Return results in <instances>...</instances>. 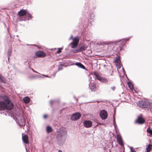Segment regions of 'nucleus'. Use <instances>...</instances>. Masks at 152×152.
<instances>
[{
    "label": "nucleus",
    "mask_w": 152,
    "mask_h": 152,
    "mask_svg": "<svg viewBox=\"0 0 152 152\" xmlns=\"http://www.w3.org/2000/svg\"><path fill=\"white\" fill-rule=\"evenodd\" d=\"M89 3L88 1L86 0L83 9V12L85 13V15L86 17H88L87 19L86 20H83L82 21V24L83 27H84V25H86L88 22L89 20L88 18L90 19L91 20H93L94 17V15L93 12L89 10Z\"/></svg>",
    "instance_id": "1"
},
{
    "label": "nucleus",
    "mask_w": 152,
    "mask_h": 152,
    "mask_svg": "<svg viewBox=\"0 0 152 152\" xmlns=\"http://www.w3.org/2000/svg\"><path fill=\"white\" fill-rule=\"evenodd\" d=\"M17 117H19V120L14 115H12L11 116L12 117L13 119L21 127L24 126L26 123V120L24 116V112L23 111L20 110L18 113L17 114Z\"/></svg>",
    "instance_id": "2"
},
{
    "label": "nucleus",
    "mask_w": 152,
    "mask_h": 152,
    "mask_svg": "<svg viewBox=\"0 0 152 152\" xmlns=\"http://www.w3.org/2000/svg\"><path fill=\"white\" fill-rule=\"evenodd\" d=\"M137 104L140 107L147 108L148 110L149 108L150 109L152 108V103L148 101L142 100L139 101Z\"/></svg>",
    "instance_id": "3"
},
{
    "label": "nucleus",
    "mask_w": 152,
    "mask_h": 152,
    "mask_svg": "<svg viewBox=\"0 0 152 152\" xmlns=\"http://www.w3.org/2000/svg\"><path fill=\"white\" fill-rule=\"evenodd\" d=\"M129 39V38H126L118 40L113 42V43L117 45H119L120 50H121L123 48V47L124 46L126 43V42Z\"/></svg>",
    "instance_id": "4"
},
{
    "label": "nucleus",
    "mask_w": 152,
    "mask_h": 152,
    "mask_svg": "<svg viewBox=\"0 0 152 152\" xmlns=\"http://www.w3.org/2000/svg\"><path fill=\"white\" fill-rule=\"evenodd\" d=\"M56 137H66L67 132L66 129L64 128L59 129L57 131Z\"/></svg>",
    "instance_id": "5"
},
{
    "label": "nucleus",
    "mask_w": 152,
    "mask_h": 152,
    "mask_svg": "<svg viewBox=\"0 0 152 152\" xmlns=\"http://www.w3.org/2000/svg\"><path fill=\"white\" fill-rule=\"evenodd\" d=\"M66 138L65 137H56L57 144L59 146L62 145L65 142Z\"/></svg>",
    "instance_id": "6"
},
{
    "label": "nucleus",
    "mask_w": 152,
    "mask_h": 152,
    "mask_svg": "<svg viewBox=\"0 0 152 152\" xmlns=\"http://www.w3.org/2000/svg\"><path fill=\"white\" fill-rule=\"evenodd\" d=\"M94 75L96 77V78L100 82L104 83H106L108 82V80L107 79L101 77L97 73H94Z\"/></svg>",
    "instance_id": "7"
},
{
    "label": "nucleus",
    "mask_w": 152,
    "mask_h": 152,
    "mask_svg": "<svg viewBox=\"0 0 152 152\" xmlns=\"http://www.w3.org/2000/svg\"><path fill=\"white\" fill-rule=\"evenodd\" d=\"M5 109L11 110L14 107V104L11 101L8 102V103H7V102H5Z\"/></svg>",
    "instance_id": "8"
},
{
    "label": "nucleus",
    "mask_w": 152,
    "mask_h": 152,
    "mask_svg": "<svg viewBox=\"0 0 152 152\" xmlns=\"http://www.w3.org/2000/svg\"><path fill=\"white\" fill-rule=\"evenodd\" d=\"M81 116V114L77 112L73 114L71 117V119L72 121H76L79 119Z\"/></svg>",
    "instance_id": "9"
},
{
    "label": "nucleus",
    "mask_w": 152,
    "mask_h": 152,
    "mask_svg": "<svg viewBox=\"0 0 152 152\" xmlns=\"http://www.w3.org/2000/svg\"><path fill=\"white\" fill-rule=\"evenodd\" d=\"M99 115L102 119L105 120L107 117V112L105 110H103L100 112Z\"/></svg>",
    "instance_id": "10"
},
{
    "label": "nucleus",
    "mask_w": 152,
    "mask_h": 152,
    "mask_svg": "<svg viewBox=\"0 0 152 152\" xmlns=\"http://www.w3.org/2000/svg\"><path fill=\"white\" fill-rule=\"evenodd\" d=\"M83 124L85 127L89 128L92 126V122L90 120H86L83 122Z\"/></svg>",
    "instance_id": "11"
},
{
    "label": "nucleus",
    "mask_w": 152,
    "mask_h": 152,
    "mask_svg": "<svg viewBox=\"0 0 152 152\" xmlns=\"http://www.w3.org/2000/svg\"><path fill=\"white\" fill-rule=\"evenodd\" d=\"M35 55L37 57L41 58L45 57L46 56L45 53L41 51H37L35 53Z\"/></svg>",
    "instance_id": "12"
},
{
    "label": "nucleus",
    "mask_w": 152,
    "mask_h": 152,
    "mask_svg": "<svg viewBox=\"0 0 152 152\" xmlns=\"http://www.w3.org/2000/svg\"><path fill=\"white\" fill-rule=\"evenodd\" d=\"M145 120L142 117L138 116V118L136 121L135 122L139 124H142L145 122Z\"/></svg>",
    "instance_id": "13"
},
{
    "label": "nucleus",
    "mask_w": 152,
    "mask_h": 152,
    "mask_svg": "<svg viewBox=\"0 0 152 152\" xmlns=\"http://www.w3.org/2000/svg\"><path fill=\"white\" fill-rule=\"evenodd\" d=\"M116 140L122 146L123 145V140L122 138V137L120 135H118L116 137Z\"/></svg>",
    "instance_id": "14"
},
{
    "label": "nucleus",
    "mask_w": 152,
    "mask_h": 152,
    "mask_svg": "<svg viewBox=\"0 0 152 152\" xmlns=\"http://www.w3.org/2000/svg\"><path fill=\"white\" fill-rule=\"evenodd\" d=\"M27 12L26 10L22 9L18 12V15L19 16H23L24 17Z\"/></svg>",
    "instance_id": "15"
},
{
    "label": "nucleus",
    "mask_w": 152,
    "mask_h": 152,
    "mask_svg": "<svg viewBox=\"0 0 152 152\" xmlns=\"http://www.w3.org/2000/svg\"><path fill=\"white\" fill-rule=\"evenodd\" d=\"M23 18L27 20H29L32 18V17L31 14L27 12Z\"/></svg>",
    "instance_id": "16"
},
{
    "label": "nucleus",
    "mask_w": 152,
    "mask_h": 152,
    "mask_svg": "<svg viewBox=\"0 0 152 152\" xmlns=\"http://www.w3.org/2000/svg\"><path fill=\"white\" fill-rule=\"evenodd\" d=\"M5 109V102L3 101H0V110Z\"/></svg>",
    "instance_id": "17"
},
{
    "label": "nucleus",
    "mask_w": 152,
    "mask_h": 152,
    "mask_svg": "<svg viewBox=\"0 0 152 152\" xmlns=\"http://www.w3.org/2000/svg\"><path fill=\"white\" fill-rule=\"evenodd\" d=\"M75 65L77 66L78 67L85 69V67L83 64L79 62H77L75 63Z\"/></svg>",
    "instance_id": "18"
},
{
    "label": "nucleus",
    "mask_w": 152,
    "mask_h": 152,
    "mask_svg": "<svg viewBox=\"0 0 152 152\" xmlns=\"http://www.w3.org/2000/svg\"><path fill=\"white\" fill-rule=\"evenodd\" d=\"M1 82L5 84L6 83V81L5 78L0 73V83Z\"/></svg>",
    "instance_id": "19"
},
{
    "label": "nucleus",
    "mask_w": 152,
    "mask_h": 152,
    "mask_svg": "<svg viewBox=\"0 0 152 152\" xmlns=\"http://www.w3.org/2000/svg\"><path fill=\"white\" fill-rule=\"evenodd\" d=\"M22 139L23 141L26 144H28L29 141L27 135H25L24 136H22Z\"/></svg>",
    "instance_id": "20"
},
{
    "label": "nucleus",
    "mask_w": 152,
    "mask_h": 152,
    "mask_svg": "<svg viewBox=\"0 0 152 152\" xmlns=\"http://www.w3.org/2000/svg\"><path fill=\"white\" fill-rule=\"evenodd\" d=\"M23 102L25 103H28L30 102V98L28 97H24L23 99Z\"/></svg>",
    "instance_id": "21"
},
{
    "label": "nucleus",
    "mask_w": 152,
    "mask_h": 152,
    "mask_svg": "<svg viewBox=\"0 0 152 152\" xmlns=\"http://www.w3.org/2000/svg\"><path fill=\"white\" fill-rule=\"evenodd\" d=\"M46 131L47 133H49L53 131V129L52 127L50 126H47L46 128Z\"/></svg>",
    "instance_id": "22"
},
{
    "label": "nucleus",
    "mask_w": 152,
    "mask_h": 152,
    "mask_svg": "<svg viewBox=\"0 0 152 152\" xmlns=\"http://www.w3.org/2000/svg\"><path fill=\"white\" fill-rule=\"evenodd\" d=\"M90 89L92 91H95L96 90V86L93 84H91L90 86Z\"/></svg>",
    "instance_id": "23"
},
{
    "label": "nucleus",
    "mask_w": 152,
    "mask_h": 152,
    "mask_svg": "<svg viewBox=\"0 0 152 152\" xmlns=\"http://www.w3.org/2000/svg\"><path fill=\"white\" fill-rule=\"evenodd\" d=\"M4 102H7V103H8L10 101H11L10 98L6 96H4Z\"/></svg>",
    "instance_id": "24"
},
{
    "label": "nucleus",
    "mask_w": 152,
    "mask_h": 152,
    "mask_svg": "<svg viewBox=\"0 0 152 152\" xmlns=\"http://www.w3.org/2000/svg\"><path fill=\"white\" fill-rule=\"evenodd\" d=\"M57 100L56 99L51 100L50 102V106L52 107L53 104H55L57 102Z\"/></svg>",
    "instance_id": "25"
},
{
    "label": "nucleus",
    "mask_w": 152,
    "mask_h": 152,
    "mask_svg": "<svg viewBox=\"0 0 152 152\" xmlns=\"http://www.w3.org/2000/svg\"><path fill=\"white\" fill-rule=\"evenodd\" d=\"M152 145H151L150 144H148L146 148L147 151L149 152L152 149Z\"/></svg>",
    "instance_id": "26"
},
{
    "label": "nucleus",
    "mask_w": 152,
    "mask_h": 152,
    "mask_svg": "<svg viewBox=\"0 0 152 152\" xmlns=\"http://www.w3.org/2000/svg\"><path fill=\"white\" fill-rule=\"evenodd\" d=\"M127 84L129 88L132 90H133V87L132 84L129 82H127Z\"/></svg>",
    "instance_id": "27"
},
{
    "label": "nucleus",
    "mask_w": 152,
    "mask_h": 152,
    "mask_svg": "<svg viewBox=\"0 0 152 152\" xmlns=\"http://www.w3.org/2000/svg\"><path fill=\"white\" fill-rule=\"evenodd\" d=\"M78 48L80 52L82 51L85 50L86 49V47L83 46H82Z\"/></svg>",
    "instance_id": "28"
},
{
    "label": "nucleus",
    "mask_w": 152,
    "mask_h": 152,
    "mask_svg": "<svg viewBox=\"0 0 152 152\" xmlns=\"http://www.w3.org/2000/svg\"><path fill=\"white\" fill-rule=\"evenodd\" d=\"M147 132L151 135H152V128L151 129L150 127H148L147 129Z\"/></svg>",
    "instance_id": "29"
},
{
    "label": "nucleus",
    "mask_w": 152,
    "mask_h": 152,
    "mask_svg": "<svg viewBox=\"0 0 152 152\" xmlns=\"http://www.w3.org/2000/svg\"><path fill=\"white\" fill-rule=\"evenodd\" d=\"M71 46V48H74L76 47V45L73 42H72L70 44Z\"/></svg>",
    "instance_id": "30"
},
{
    "label": "nucleus",
    "mask_w": 152,
    "mask_h": 152,
    "mask_svg": "<svg viewBox=\"0 0 152 152\" xmlns=\"http://www.w3.org/2000/svg\"><path fill=\"white\" fill-rule=\"evenodd\" d=\"M73 52L75 53H77L80 52L78 47L75 49L73 50Z\"/></svg>",
    "instance_id": "31"
},
{
    "label": "nucleus",
    "mask_w": 152,
    "mask_h": 152,
    "mask_svg": "<svg viewBox=\"0 0 152 152\" xmlns=\"http://www.w3.org/2000/svg\"><path fill=\"white\" fill-rule=\"evenodd\" d=\"M63 49V48H58V50L56 52V53H58L59 54L61 52V50H62Z\"/></svg>",
    "instance_id": "32"
},
{
    "label": "nucleus",
    "mask_w": 152,
    "mask_h": 152,
    "mask_svg": "<svg viewBox=\"0 0 152 152\" xmlns=\"http://www.w3.org/2000/svg\"><path fill=\"white\" fill-rule=\"evenodd\" d=\"M79 41V38L77 37H76L73 39V42H77Z\"/></svg>",
    "instance_id": "33"
},
{
    "label": "nucleus",
    "mask_w": 152,
    "mask_h": 152,
    "mask_svg": "<svg viewBox=\"0 0 152 152\" xmlns=\"http://www.w3.org/2000/svg\"><path fill=\"white\" fill-rule=\"evenodd\" d=\"M11 53V50H9L7 52V56H8V60H9V56H10Z\"/></svg>",
    "instance_id": "34"
},
{
    "label": "nucleus",
    "mask_w": 152,
    "mask_h": 152,
    "mask_svg": "<svg viewBox=\"0 0 152 152\" xmlns=\"http://www.w3.org/2000/svg\"><path fill=\"white\" fill-rule=\"evenodd\" d=\"M117 65L119 69L121 68V67L122 66V64H121L120 63L118 62L117 64Z\"/></svg>",
    "instance_id": "35"
},
{
    "label": "nucleus",
    "mask_w": 152,
    "mask_h": 152,
    "mask_svg": "<svg viewBox=\"0 0 152 152\" xmlns=\"http://www.w3.org/2000/svg\"><path fill=\"white\" fill-rule=\"evenodd\" d=\"M130 149L131 152H137L134 149H133L132 147H131Z\"/></svg>",
    "instance_id": "36"
},
{
    "label": "nucleus",
    "mask_w": 152,
    "mask_h": 152,
    "mask_svg": "<svg viewBox=\"0 0 152 152\" xmlns=\"http://www.w3.org/2000/svg\"><path fill=\"white\" fill-rule=\"evenodd\" d=\"M111 89L113 91H115V86L112 87L111 88Z\"/></svg>",
    "instance_id": "37"
},
{
    "label": "nucleus",
    "mask_w": 152,
    "mask_h": 152,
    "mask_svg": "<svg viewBox=\"0 0 152 152\" xmlns=\"http://www.w3.org/2000/svg\"><path fill=\"white\" fill-rule=\"evenodd\" d=\"M56 73V72H54L53 74L52 75V76H53V77H54L55 76Z\"/></svg>",
    "instance_id": "38"
},
{
    "label": "nucleus",
    "mask_w": 152,
    "mask_h": 152,
    "mask_svg": "<svg viewBox=\"0 0 152 152\" xmlns=\"http://www.w3.org/2000/svg\"><path fill=\"white\" fill-rule=\"evenodd\" d=\"M115 123V118L114 116L113 117V123Z\"/></svg>",
    "instance_id": "39"
},
{
    "label": "nucleus",
    "mask_w": 152,
    "mask_h": 152,
    "mask_svg": "<svg viewBox=\"0 0 152 152\" xmlns=\"http://www.w3.org/2000/svg\"><path fill=\"white\" fill-rule=\"evenodd\" d=\"M73 39V35H71L70 37L69 38V40H70Z\"/></svg>",
    "instance_id": "40"
},
{
    "label": "nucleus",
    "mask_w": 152,
    "mask_h": 152,
    "mask_svg": "<svg viewBox=\"0 0 152 152\" xmlns=\"http://www.w3.org/2000/svg\"><path fill=\"white\" fill-rule=\"evenodd\" d=\"M31 69L32 70V71H33L34 72H35V73H38V72H37V71H35V70H34V69H33L32 68H31Z\"/></svg>",
    "instance_id": "41"
},
{
    "label": "nucleus",
    "mask_w": 152,
    "mask_h": 152,
    "mask_svg": "<svg viewBox=\"0 0 152 152\" xmlns=\"http://www.w3.org/2000/svg\"><path fill=\"white\" fill-rule=\"evenodd\" d=\"M62 69H63V68L62 67L58 68V71H59L62 70Z\"/></svg>",
    "instance_id": "42"
},
{
    "label": "nucleus",
    "mask_w": 152,
    "mask_h": 152,
    "mask_svg": "<svg viewBox=\"0 0 152 152\" xmlns=\"http://www.w3.org/2000/svg\"><path fill=\"white\" fill-rule=\"evenodd\" d=\"M47 117V115H45L43 116V118H46Z\"/></svg>",
    "instance_id": "43"
},
{
    "label": "nucleus",
    "mask_w": 152,
    "mask_h": 152,
    "mask_svg": "<svg viewBox=\"0 0 152 152\" xmlns=\"http://www.w3.org/2000/svg\"><path fill=\"white\" fill-rule=\"evenodd\" d=\"M43 75L44 76L46 77H49V76H48V75Z\"/></svg>",
    "instance_id": "44"
},
{
    "label": "nucleus",
    "mask_w": 152,
    "mask_h": 152,
    "mask_svg": "<svg viewBox=\"0 0 152 152\" xmlns=\"http://www.w3.org/2000/svg\"><path fill=\"white\" fill-rule=\"evenodd\" d=\"M113 125L115 128V127L116 126H117V125L116 124V123H113Z\"/></svg>",
    "instance_id": "45"
},
{
    "label": "nucleus",
    "mask_w": 152,
    "mask_h": 152,
    "mask_svg": "<svg viewBox=\"0 0 152 152\" xmlns=\"http://www.w3.org/2000/svg\"><path fill=\"white\" fill-rule=\"evenodd\" d=\"M115 111H114V113H113V117L114 116V117H115Z\"/></svg>",
    "instance_id": "46"
},
{
    "label": "nucleus",
    "mask_w": 152,
    "mask_h": 152,
    "mask_svg": "<svg viewBox=\"0 0 152 152\" xmlns=\"http://www.w3.org/2000/svg\"><path fill=\"white\" fill-rule=\"evenodd\" d=\"M116 59L117 60H119L120 62H121V60L120 59V58L119 57L117 58Z\"/></svg>",
    "instance_id": "47"
},
{
    "label": "nucleus",
    "mask_w": 152,
    "mask_h": 152,
    "mask_svg": "<svg viewBox=\"0 0 152 152\" xmlns=\"http://www.w3.org/2000/svg\"><path fill=\"white\" fill-rule=\"evenodd\" d=\"M122 69H123V72H124V73H125V71L123 67H122Z\"/></svg>",
    "instance_id": "48"
},
{
    "label": "nucleus",
    "mask_w": 152,
    "mask_h": 152,
    "mask_svg": "<svg viewBox=\"0 0 152 152\" xmlns=\"http://www.w3.org/2000/svg\"><path fill=\"white\" fill-rule=\"evenodd\" d=\"M39 77H41V78H43V77H42V76L39 75L38 76Z\"/></svg>",
    "instance_id": "49"
},
{
    "label": "nucleus",
    "mask_w": 152,
    "mask_h": 152,
    "mask_svg": "<svg viewBox=\"0 0 152 152\" xmlns=\"http://www.w3.org/2000/svg\"><path fill=\"white\" fill-rule=\"evenodd\" d=\"M58 152H63L61 151L60 150L58 151Z\"/></svg>",
    "instance_id": "50"
},
{
    "label": "nucleus",
    "mask_w": 152,
    "mask_h": 152,
    "mask_svg": "<svg viewBox=\"0 0 152 152\" xmlns=\"http://www.w3.org/2000/svg\"><path fill=\"white\" fill-rule=\"evenodd\" d=\"M48 78H52V77H51V76H49V77H48Z\"/></svg>",
    "instance_id": "51"
},
{
    "label": "nucleus",
    "mask_w": 152,
    "mask_h": 152,
    "mask_svg": "<svg viewBox=\"0 0 152 152\" xmlns=\"http://www.w3.org/2000/svg\"><path fill=\"white\" fill-rule=\"evenodd\" d=\"M76 100H77V101H78V99H76Z\"/></svg>",
    "instance_id": "52"
},
{
    "label": "nucleus",
    "mask_w": 152,
    "mask_h": 152,
    "mask_svg": "<svg viewBox=\"0 0 152 152\" xmlns=\"http://www.w3.org/2000/svg\"><path fill=\"white\" fill-rule=\"evenodd\" d=\"M27 62V61H25V63H26Z\"/></svg>",
    "instance_id": "53"
},
{
    "label": "nucleus",
    "mask_w": 152,
    "mask_h": 152,
    "mask_svg": "<svg viewBox=\"0 0 152 152\" xmlns=\"http://www.w3.org/2000/svg\"><path fill=\"white\" fill-rule=\"evenodd\" d=\"M28 45V44L27 45Z\"/></svg>",
    "instance_id": "54"
}]
</instances>
